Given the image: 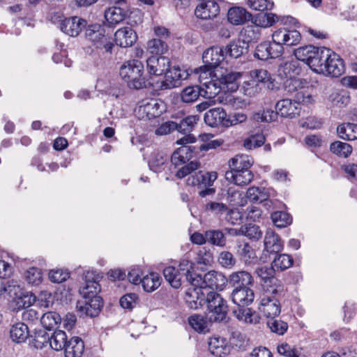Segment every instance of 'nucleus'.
<instances>
[{
  "label": "nucleus",
  "mask_w": 357,
  "mask_h": 357,
  "mask_svg": "<svg viewBox=\"0 0 357 357\" xmlns=\"http://www.w3.org/2000/svg\"><path fill=\"white\" fill-rule=\"evenodd\" d=\"M232 302L237 305L233 310L234 315L240 321L256 324L259 322V316L251 308L248 307L255 298V294L250 287H235L231 294Z\"/></svg>",
  "instance_id": "nucleus-1"
},
{
  "label": "nucleus",
  "mask_w": 357,
  "mask_h": 357,
  "mask_svg": "<svg viewBox=\"0 0 357 357\" xmlns=\"http://www.w3.org/2000/svg\"><path fill=\"white\" fill-rule=\"evenodd\" d=\"M252 160L248 155H237L229 161V171L225 174L226 179L236 185H246L253 179L250 168Z\"/></svg>",
  "instance_id": "nucleus-2"
},
{
  "label": "nucleus",
  "mask_w": 357,
  "mask_h": 357,
  "mask_svg": "<svg viewBox=\"0 0 357 357\" xmlns=\"http://www.w3.org/2000/svg\"><path fill=\"white\" fill-rule=\"evenodd\" d=\"M85 37L91 43L97 54H112L114 47V39L110 34L106 33L105 28L100 24L88 26L85 30Z\"/></svg>",
  "instance_id": "nucleus-3"
},
{
  "label": "nucleus",
  "mask_w": 357,
  "mask_h": 357,
  "mask_svg": "<svg viewBox=\"0 0 357 357\" xmlns=\"http://www.w3.org/2000/svg\"><path fill=\"white\" fill-rule=\"evenodd\" d=\"M144 66L138 60L132 59L126 62L120 68L119 74L130 88L140 89L146 87L143 75Z\"/></svg>",
  "instance_id": "nucleus-4"
},
{
  "label": "nucleus",
  "mask_w": 357,
  "mask_h": 357,
  "mask_svg": "<svg viewBox=\"0 0 357 357\" xmlns=\"http://www.w3.org/2000/svg\"><path fill=\"white\" fill-rule=\"evenodd\" d=\"M206 303L211 321L216 323L228 321L227 301L220 294L213 291L207 292Z\"/></svg>",
  "instance_id": "nucleus-5"
},
{
  "label": "nucleus",
  "mask_w": 357,
  "mask_h": 357,
  "mask_svg": "<svg viewBox=\"0 0 357 357\" xmlns=\"http://www.w3.org/2000/svg\"><path fill=\"white\" fill-rule=\"evenodd\" d=\"M217 178L218 174L216 172L199 171L188 178L187 184L197 187L200 190L199 196L206 197L215 194V189L212 186Z\"/></svg>",
  "instance_id": "nucleus-6"
},
{
  "label": "nucleus",
  "mask_w": 357,
  "mask_h": 357,
  "mask_svg": "<svg viewBox=\"0 0 357 357\" xmlns=\"http://www.w3.org/2000/svg\"><path fill=\"white\" fill-rule=\"evenodd\" d=\"M301 38L298 31L286 25L276 29L272 33V40L279 47L282 54L284 47L296 46L300 43Z\"/></svg>",
  "instance_id": "nucleus-7"
},
{
  "label": "nucleus",
  "mask_w": 357,
  "mask_h": 357,
  "mask_svg": "<svg viewBox=\"0 0 357 357\" xmlns=\"http://www.w3.org/2000/svg\"><path fill=\"white\" fill-rule=\"evenodd\" d=\"M227 282V279L222 273L211 271L204 275H196L193 286H200L204 291L207 288L222 290Z\"/></svg>",
  "instance_id": "nucleus-8"
},
{
  "label": "nucleus",
  "mask_w": 357,
  "mask_h": 357,
  "mask_svg": "<svg viewBox=\"0 0 357 357\" xmlns=\"http://www.w3.org/2000/svg\"><path fill=\"white\" fill-rule=\"evenodd\" d=\"M304 84H306L305 79L299 78L287 79L284 83V87L287 93L293 95L294 98L297 99V101H303L305 104L311 103L312 97L304 89Z\"/></svg>",
  "instance_id": "nucleus-9"
},
{
  "label": "nucleus",
  "mask_w": 357,
  "mask_h": 357,
  "mask_svg": "<svg viewBox=\"0 0 357 357\" xmlns=\"http://www.w3.org/2000/svg\"><path fill=\"white\" fill-rule=\"evenodd\" d=\"M324 61V69L319 74L327 75L334 77L342 75L345 70V66L342 59L335 52L329 49L328 55Z\"/></svg>",
  "instance_id": "nucleus-10"
},
{
  "label": "nucleus",
  "mask_w": 357,
  "mask_h": 357,
  "mask_svg": "<svg viewBox=\"0 0 357 357\" xmlns=\"http://www.w3.org/2000/svg\"><path fill=\"white\" fill-rule=\"evenodd\" d=\"M190 73L187 70L181 69L178 66H174L165 73V80L161 82L162 90L170 89L180 86L182 80L188 79Z\"/></svg>",
  "instance_id": "nucleus-11"
},
{
  "label": "nucleus",
  "mask_w": 357,
  "mask_h": 357,
  "mask_svg": "<svg viewBox=\"0 0 357 357\" xmlns=\"http://www.w3.org/2000/svg\"><path fill=\"white\" fill-rule=\"evenodd\" d=\"M102 306V298L93 297L77 301L76 308L80 316L93 317L99 314Z\"/></svg>",
  "instance_id": "nucleus-12"
},
{
  "label": "nucleus",
  "mask_w": 357,
  "mask_h": 357,
  "mask_svg": "<svg viewBox=\"0 0 357 357\" xmlns=\"http://www.w3.org/2000/svg\"><path fill=\"white\" fill-rule=\"evenodd\" d=\"M204 209L206 212L211 213L219 218L225 215L227 221L230 222L232 225L236 223L231 220L233 216L236 220L240 218V214L238 211L229 208L225 204L222 202L210 201L205 204Z\"/></svg>",
  "instance_id": "nucleus-13"
},
{
  "label": "nucleus",
  "mask_w": 357,
  "mask_h": 357,
  "mask_svg": "<svg viewBox=\"0 0 357 357\" xmlns=\"http://www.w3.org/2000/svg\"><path fill=\"white\" fill-rule=\"evenodd\" d=\"M222 0H201L195 8L197 17L208 20L215 17L220 12L219 2Z\"/></svg>",
  "instance_id": "nucleus-14"
},
{
  "label": "nucleus",
  "mask_w": 357,
  "mask_h": 357,
  "mask_svg": "<svg viewBox=\"0 0 357 357\" xmlns=\"http://www.w3.org/2000/svg\"><path fill=\"white\" fill-rule=\"evenodd\" d=\"M301 102L303 103V101H297L296 98L294 100L289 98L280 100L275 105V112L278 116L280 114L282 117L294 118L299 115Z\"/></svg>",
  "instance_id": "nucleus-15"
},
{
  "label": "nucleus",
  "mask_w": 357,
  "mask_h": 357,
  "mask_svg": "<svg viewBox=\"0 0 357 357\" xmlns=\"http://www.w3.org/2000/svg\"><path fill=\"white\" fill-rule=\"evenodd\" d=\"M86 21L79 17L65 18L59 24V28L66 35L72 37L77 36L82 30L86 27Z\"/></svg>",
  "instance_id": "nucleus-16"
},
{
  "label": "nucleus",
  "mask_w": 357,
  "mask_h": 357,
  "mask_svg": "<svg viewBox=\"0 0 357 357\" xmlns=\"http://www.w3.org/2000/svg\"><path fill=\"white\" fill-rule=\"evenodd\" d=\"M207 292L200 286H193L188 288L185 294V301L188 307L197 310L206 303Z\"/></svg>",
  "instance_id": "nucleus-17"
},
{
  "label": "nucleus",
  "mask_w": 357,
  "mask_h": 357,
  "mask_svg": "<svg viewBox=\"0 0 357 357\" xmlns=\"http://www.w3.org/2000/svg\"><path fill=\"white\" fill-rule=\"evenodd\" d=\"M225 58L224 50L218 46H213L207 49L202 55L204 68L211 67L215 70Z\"/></svg>",
  "instance_id": "nucleus-18"
},
{
  "label": "nucleus",
  "mask_w": 357,
  "mask_h": 357,
  "mask_svg": "<svg viewBox=\"0 0 357 357\" xmlns=\"http://www.w3.org/2000/svg\"><path fill=\"white\" fill-rule=\"evenodd\" d=\"M258 309L267 318H275L281 312V305L278 298H272L268 295H264L261 298Z\"/></svg>",
  "instance_id": "nucleus-19"
},
{
  "label": "nucleus",
  "mask_w": 357,
  "mask_h": 357,
  "mask_svg": "<svg viewBox=\"0 0 357 357\" xmlns=\"http://www.w3.org/2000/svg\"><path fill=\"white\" fill-rule=\"evenodd\" d=\"M170 61L166 56H152L146 60V70L150 75L159 76L168 70Z\"/></svg>",
  "instance_id": "nucleus-20"
},
{
  "label": "nucleus",
  "mask_w": 357,
  "mask_h": 357,
  "mask_svg": "<svg viewBox=\"0 0 357 357\" xmlns=\"http://www.w3.org/2000/svg\"><path fill=\"white\" fill-rule=\"evenodd\" d=\"M281 56L279 47L273 40L272 42L265 41L259 43L255 51V57L263 61L278 58Z\"/></svg>",
  "instance_id": "nucleus-21"
},
{
  "label": "nucleus",
  "mask_w": 357,
  "mask_h": 357,
  "mask_svg": "<svg viewBox=\"0 0 357 357\" xmlns=\"http://www.w3.org/2000/svg\"><path fill=\"white\" fill-rule=\"evenodd\" d=\"M114 40L116 45L121 47H128L136 43L137 35L131 27L125 26L119 29L115 32Z\"/></svg>",
  "instance_id": "nucleus-22"
},
{
  "label": "nucleus",
  "mask_w": 357,
  "mask_h": 357,
  "mask_svg": "<svg viewBox=\"0 0 357 357\" xmlns=\"http://www.w3.org/2000/svg\"><path fill=\"white\" fill-rule=\"evenodd\" d=\"M204 119V122L211 127H226L227 114L223 108L215 107L207 111Z\"/></svg>",
  "instance_id": "nucleus-23"
},
{
  "label": "nucleus",
  "mask_w": 357,
  "mask_h": 357,
  "mask_svg": "<svg viewBox=\"0 0 357 357\" xmlns=\"http://www.w3.org/2000/svg\"><path fill=\"white\" fill-rule=\"evenodd\" d=\"M264 247V252L278 254L283 250L284 244L278 234L271 229H268L265 234Z\"/></svg>",
  "instance_id": "nucleus-24"
},
{
  "label": "nucleus",
  "mask_w": 357,
  "mask_h": 357,
  "mask_svg": "<svg viewBox=\"0 0 357 357\" xmlns=\"http://www.w3.org/2000/svg\"><path fill=\"white\" fill-rule=\"evenodd\" d=\"M200 89L202 96L208 99L214 98L224 89L217 72L214 73L213 77H211L209 80L204 82Z\"/></svg>",
  "instance_id": "nucleus-25"
},
{
  "label": "nucleus",
  "mask_w": 357,
  "mask_h": 357,
  "mask_svg": "<svg viewBox=\"0 0 357 357\" xmlns=\"http://www.w3.org/2000/svg\"><path fill=\"white\" fill-rule=\"evenodd\" d=\"M126 3H121V6H113L105 10V18L108 26H116L124 21L126 17Z\"/></svg>",
  "instance_id": "nucleus-26"
},
{
  "label": "nucleus",
  "mask_w": 357,
  "mask_h": 357,
  "mask_svg": "<svg viewBox=\"0 0 357 357\" xmlns=\"http://www.w3.org/2000/svg\"><path fill=\"white\" fill-rule=\"evenodd\" d=\"M208 349L216 357H225L230 353L231 347L225 338L213 337L209 340Z\"/></svg>",
  "instance_id": "nucleus-27"
},
{
  "label": "nucleus",
  "mask_w": 357,
  "mask_h": 357,
  "mask_svg": "<svg viewBox=\"0 0 357 357\" xmlns=\"http://www.w3.org/2000/svg\"><path fill=\"white\" fill-rule=\"evenodd\" d=\"M328 52L329 49L324 47H317V51H314V54L312 55L307 66L312 70L319 74L324 69L325 70L324 63L326 61V56L328 55Z\"/></svg>",
  "instance_id": "nucleus-28"
},
{
  "label": "nucleus",
  "mask_w": 357,
  "mask_h": 357,
  "mask_svg": "<svg viewBox=\"0 0 357 357\" xmlns=\"http://www.w3.org/2000/svg\"><path fill=\"white\" fill-rule=\"evenodd\" d=\"M139 111L145 114L148 119H154L162 114V104L157 99L145 100L140 105Z\"/></svg>",
  "instance_id": "nucleus-29"
},
{
  "label": "nucleus",
  "mask_w": 357,
  "mask_h": 357,
  "mask_svg": "<svg viewBox=\"0 0 357 357\" xmlns=\"http://www.w3.org/2000/svg\"><path fill=\"white\" fill-rule=\"evenodd\" d=\"M236 254L240 260L245 265H252L257 262L258 258L255 249L248 243L237 245Z\"/></svg>",
  "instance_id": "nucleus-30"
},
{
  "label": "nucleus",
  "mask_w": 357,
  "mask_h": 357,
  "mask_svg": "<svg viewBox=\"0 0 357 357\" xmlns=\"http://www.w3.org/2000/svg\"><path fill=\"white\" fill-rule=\"evenodd\" d=\"M195 147L191 146H182L178 148L172 155L171 162L176 168L185 164L192 157Z\"/></svg>",
  "instance_id": "nucleus-31"
},
{
  "label": "nucleus",
  "mask_w": 357,
  "mask_h": 357,
  "mask_svg": "<svg viewBox=\"0 0 357 357\" xmlns=\"http://www.w3.org/2000/svg\"><path fill=\"white\" fill-rule=\"evenodd\" d=\"M213 321H211L209 316L195 314L188 318L190 326L197 332L205 333L208 332Z\"/></svg>",
  "instance_id": "nucleus-32"
},
{
  "label": "nucleus",
  "mask_w": 357,
  "mask_h": 357,
  "mask_svg": "<svg viewBox=\"0 0 357 357\" xmlns=\"http://www.w3.org/2000/svg\"><path fill=\"white\" fill-rule=\"evenodd\" d=\"M273 192L269 188L253 186L248 189L246 197L251 202L261 203L268 200Z\"/></svg>",
  "instance_id": "nucleus-33"
},
{
  "label": "nucleus",
  "mask_w": 357,
  "mask_h": 357,
  "mask_svg": "<svg viewBox=\"0 0 357 357\" xmlns=\"http://www.w3.org/2000/svg\"><path fill=\"white\" fill-rule=\"evenodd\" d=\"M229 282L236 287H250L254 284L252 275L245 271H237L231 273Z\"/></svg>",
  "instance_id": "nucleus-34"
},
{
  "label": "nucleus",
  "mask_w": 357,
  "mask_h": 357,
  "mask_svg": "<svg viewBox=\"0 0 357 357\" xmlns=\"http://www.w3.org/2000/svg\"><path fill=\"white\" fill-rule=\"evenodd\" d=\"M84 350L83 340L79 337H73L64 348L65 357H82Z\"/></svg>",
  "instance_id": "nucleus-35"
},
{
  "label": "nucleus",
  "mask_w": 357,
  "mask_h": 357,
  "mask_svg": "<svg viewBox=\"0 0 357 357\" xmlns=\"http://www.w3.org/2000/svg\"><path fill=\"white\" fill-rule=\"evenodd\" d=\"M280 20L283 22L284 17L280 19L279 16L274 13H264V11L257 14L252 18V22L256 26L262 28L270 27Z\"/></svg>",
  "instance_id": "nucleus-36"
},
{
  "label": "nucleus",
  "mask_w": 357,
  "mask_h": 357,
  "mask_svg": "<svg viewBox=\"0 0 357 357\" xmlns=\"http://www.w3.org/2000/svg\"><path fill=\"white\" fill-rule=\"evenodd\" d=\"M263 286L265 291L264 295H268L272 298H278L280 301L286 294L284 285L278 278L272 279L271 282L263 284Z\"/></svg>",
  "instance_id": "nucleus-37"
},
{
  "label": "nucleus",
  "mask_w": 357,
  "mask_h": 357,
  "mask_svg": "<svg viewBox=\"0 0 357 357\" xmlns=\"http://www.w3.org/2000/svg\"><path fill=\"white\" fill-rule=\"evenodd\" d=\"M301 67L296 61H291L280 65L278 68L279 75L285 79L298 78L301 73Z\"/></svg>",
  "instance_id": "nucleus-38"
},
{
  "label": "nucleus",
  "mask_w": 357,
  "mask_h": 357,
  "mask_svg": "<svg viewBox=\"0 0 357 357\" xmlns=\"http://www.w3.org/2000/svg\"><path fill=\"white\" fill-rule=\"evenodd\" d=\"M248 44L244 40H236L231 42L224 49L225 56H229L232 58L240 57L245 52L248 50Z\"/></svg>",
  "instance_id": "nucleus-39"
},
{
  "label": "nucleus",
  "mask_w": 357,
  "mask_h": 357,
  "mask_svg": "<svg viewBox=\"0 0 357 357\" xmlns=\"http://www.w3.org/2000/svg\"><path fill=\"white\" fill-rule=\"evenodd\" d=\"M29 328L26 324L18 322L13 324L10 330V336L13 342L20 343L29 337Z\"/></svg>",
  "instance_id": "nucleus-40"
},
{
  "label": "nucleus",
  "mask_w": 357,
  "mask_h": 357,
  "mask_svg": "<svg viewBox=\"0 0 357 357\" xmlns=\"http://www.w3.org/2000/svg\"><path fill=\"white\" fill-rule=\"evenodd\" d=\"M218 76L224 89L235 91L238 88L236 82L241 77V74L238 72L226 71L225 73L220 72V75Z\"/></svg>",
  "instance_id": "nucleus-41"
},
{
  "label": "nucleus",
  "mask_w": 357,
  "mask_h": 357,
  "mask_svg": "<svg viewBox=\"0 0 357 357\" xmlns=\"http://www.w3.org/2000/svg\"><path fill=\"white\" fill-rule=\"evenodd\" d=\"M250 17V15L246 10L240 7L231 8L227 13L229 22L235 25L245 23Z\"/></svg>",
  "instance_id": "nucleus-42"
},
{
  "label": "nucleus",
  "mask_w": 357,
  "mask_h": 357,
  "mask_svg": "<svg viewBox=\"0 0 357 357\" xmlns=\"http://www.w3.org/2000/svg\"><path fill=\"white\" fill-rule=\"evenodd\" d=\"M205 238L207 243L218 247L223 248L226 245L225 234L220 229H209L205 231Z\"/></svg>",
  "instance_id": "nucleus-43"
},
{
  "label": "nucleus",
  "mask_w": 357,
  "mask_h": 357,
  "mask_svg": "<svg viewBox=\"0 0 357 357\" xmlns=\"http://www.w3.org/2000/svg\"><path fill=\"white\" fill-rule=\"evenodd\" d=\"M163 275L165 280L174 289H178L181 286L182 275L180 271L173 266H169L164 268Z\"/></svg>",
  "instance_id": "nucleus-44"
},
{
  "label": "nucleus",
  "mask_w": 357,
  "mask_h": 357,
  "mask_svg": "<svg viewBox=\"0 0 357 357\" xmlns=\"http://www.w3.org/2000/svg\"><path fill=\"white\" fill-rule=\"evenodd\" d=\"M338 136L344 140H355L357 139V124L351 123H342L337 128Z\"/></svg>",
  "instance_id": "nucleus-45"
},
{
  "label": "nucleus",
  "mask_w": 357,
  "mask_h": 357,
  "mask_svg": "<svg viewBox=\"0 0 357 357\" xmlns=\"http://www.w3.org/2000/svg\"><path fill=\"white\" fill-rule=\"evenodd\" d=\"M68 341L67 335L64 331H55L50 335L49 346L55 351H61L64 349Z\"/></svg>",
  "instance_id": "nucleus-46"
},
{
  "label": "nucleus",
  "mask_w": 357,
  "mask_h": 357,
  "mask_svg": "<svg viewBox=\"0 0 357 357\" xmlns=\"http://www.w3.org/2000/svg\"><path fill=\"white\" fill-rule=\"evenodd\" d=\"M141 283L144 291L152 292L160 286L161 277L157 273L151 272L142 278Z\"/></svg>",
  "instance_id": "nucleus-47"
},
{
  "label": "nucleus",
  "mask_w": 357,
  "mask_h": 357,
  "mask_svg": "<svg viewBox=\"0 0 357 357\" xmlns=\"http://www.w3.org/2000/svg\"><path fill=\"white\" fill-rule=\"evenodd\" d=\"M200 96H202L200 86L197 85L188 86L184 88L181 92V98L185 103H192L195 102Z\"/></svg>",
  "instance_id": "nucleus-48"
},
{
  "label": "nucleus",
  "mask_w": 357,
  "mask_h": 357,
  "mask_svg": "<svg viewBox=\"0 0 357 357\" xmlns=\"http://www.w3.org/2000/svg\"><path fill=\"white\" fill-rule=\"evenodd\" d=\"M168 157L162 153H153L149 161L151 170L158 172L165 169Z\"/></svg>",
  "instance_id": "nucleus-49"
},
{
  "label": "nucleus",
  "mask_w": 357,
  "mask_h": 357,
  "mask_svg": "<svg viewBox=\"0 0 357 357\" xmlns=\"http://www.w3.org/2000/svg\"><path fill=\"white\" fill-rule=\"evenodd\" d=\"M293 258L287 254L277 255L271 263L275 271H283L293 265Z\"/></svg>",
  "instance_id": "nucleus-50"
},
{
  "label": "nucleus",
  "mask_w": 357,
  "mask_h": 357,
  "mask_svg": "<svg viewBox=\"0 0 357 357\" xmlns=\"http://www.w3.org/2000/svg\"><path fill=\"white\" fill-rule=\"evenodd\" d=\"M40 323L47 330L50 331L61 321L60 314L56 312H47L40 317Z\"/></svg>",
  "instance_id": "nucleus-51"
},
{
  "label": "nucleus",
  "mask_w": 357,
  "mask_h": 357,
  "mask_svg": "<svg viewBox=\"0 0 357 357\" xmlns=\"http://www.w3.org/2000/svg\"><path fill=\"white\" fill-rule=\"evenodd\" d=\"M316 46L307 45L299 47L294 50L295 57L307 65L312 55L317 51Z\"/></svg>",
  "instance_id": "nucleus-52"
},
{
  "label": "nucleus",
  "mask_w": 357,
  "mask_h": 357,
  "mask_svg": "<svg viewBox=\"0 0 357 357\" xmlns=\"http://www.w3.org/2000/svg\"><path fill=\"white\" fill-rule=\"evenodd\" d=\"M50 334L43 329L35 330L32 344L39 349L50 345Z\"/></svg>",
  "instance_id": "nucleus-53"
},
{
  "label": "nucleus",
  "mask_w": 357,
  "mask_h": 357,
  "mask_svg": "<svg viewBox=\"0 0 357 357\" xmlns=\"http://www.w3.org/2000/svg\"><path fill=\"white\" fill-rule=\"evenodd\" d=\"M199 120V116L197 115H190L182 119L178 123H177L176 130L178 132L186 134L192 130L197 121Z\"/></svg>",
  "instance_id": "nucleus-54"
},
{
  "label": "nucleus",
  "mask_w": 357,
  "mask_h": 357,
  "mask_svg": "<svg viewBox=\"0 0 357 357\" xmlns=\"http://www.w3.org/2000/svg\"><path fill=\"white\" fill-rule=\"evenodd\" d=\"M177 269L180 271V274L182 277L185 276L186 280L193 286V282L195 280L196 275L197 274L192 271V263L188 259H182L181 260Z\"/></svg>",
  "instance_id": "nucleus-55"
},
{
  "label": "nucleus",
  "mask_w": 357,
  "mask_h": 357,
  "mask_svg": "<svg viewBox=\"0 0 357 357\" xmlns=\"http://www.w3.org/2000/svg\"><path fill=\"white\" fill-rule=\"evenodd\" d=\"M330 149L333 153L344 158L348 157L352 152V146L340 141L332 143Z\"/></svg>",
  "instance_id": "nucleus-56"
},
{
  "label": "nucleus",
  "mask_w": 357,
  "mask_h": 357,
  "mask_svg": "<svg viewBox=\"0 0 357 357\" xmlns=\"http://www.w3.org/2000/svg\"><path fill=\"white\" fill-rule=\"evenodd\" d=\"M271 219L277 227L282 228L290 225L292 218L290 215L284 211H275L271 214Z\"/></svg>",
  "instance_id": "nucleus-57"
},
{
  "label": "nucleus",
  "mask_w": 357,
  "mask_h": 357,
  "mask_svg": "<svg viewBox=\"0 0 357 357\" xmlns=\"http://www.w3.org/2000/svg\"><path fill=\"white\" fill-rule=\"evenodd\" d=\"M142 17V13L139 9H128V6H126V17L124 20L130 26L140 24L143 21Z\"/></svg>",
  "instance_id": "nucleus-58"
},
{
  "label": "nucleus",
  "mask_w": 357,
  "mask_h": 357,
  "mask_svg": "<svg viewBox=\"0 0 357 357\" xmlns=\"http://www.w3.org/2000/svg\"><path fill=\"white\" fill-rule=\"evenodd\" d=\"M239 233L248 237L250 239L258 240L261 237L262 232L259 226L256 225L248 224L242 226Z\"/></svg>",
  "instance_id": "nucleus-59"
},
{
  "label": "nucleus",
  "mask_w": 357,
  "mask_h": 357,
  "mask_svg": "<svg viewBox=\"0 0 357 357\" xmlns=\"http://www.w3.org/2000/svg\"><path fill=\"white\" fill-rule=\"evenodd\" d=\"M100 291V285L99 282H93L89 284H83L79 289V293L82 296L86 298L93 297H100L98 294Z\"/></svg>",
  "instance_id": "nucleus-60"
},
{
  "label": "nucleus",
  "mask_w": 357,
  "mask_h": 357,
  "mask_svg": "<svg viewBox=\"0 0 357 357\" xmlns=\"http://www.w3.org/2000/svg\"><path fill=\"white\" fill-rule=\"evenodd\" d=\"M275 270L273 266L268 267L267 266H263L258 267L255 270V273L259 278L263 281L264 284H266L272 281V279H277L275 277Z\"/></svg>",
  "instance_id": "nucleus-61"
},
{
  "label": "nucleus",
  "mask_w": 357,
  "mask_h": 357,
  "mask_svg": "<svg viewBox=\"0 0 357 357\" xmlns=\"http://www.w3.org/2000/svg\"><path fill=\"white\" fill-rule=\"evenodd\" d=\"M278 113L273 109H264L261 112H255L252 119L257 122H272L277 119Z\"/></svg>",
  "instance_id": "nucleus-62"
},
{
  "label": "nucleus",
  "mask_w": 357,
  "mask_h": 357,
  "mask_svg": "<svg viewBox=\"0 0 357 357\" xmlns=\"http://www.w3.org/2000/svg\"><path fill=\"white\" fill-rule=\"evenodd\" d=\"M265 137L262 134L252 135L243 142V146L246 149H253L262 146L265 142Z\"/></svg>",
  "instance_id": "nucleus-63"
},
{
  "label": "nucleus",
  "mask_w": 357,
  "mask_h": 357,
  "mask_svg": "<svg viewBox=\"0 0 357 357\" xmlns=\"http://www.w3.org/2000/svg\"><path fill=\"white\" fill-rule=\"evenodd\" d=\"M147 49L151 54H163L167 50V45L161 39L154 38L148 42Z\"/></svg>",
  "instance_id": "nucleus-64"
}]
</instances>
